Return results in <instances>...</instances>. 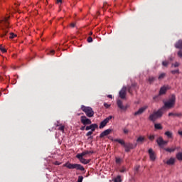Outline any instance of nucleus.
<instances>
[{
    "label": "nucleus",
    "mask_w": 182,
    "mask_h": 182,
    "mask_svg": "<svg viewBox=\"0 0 182 182\" xmlns=\"http://www.w3.org/2000/svg\"><path fill=\"white\" fill-rule=\"evenodd\" d=\"M114 141L119 143V144L124 147L126 153H129L130 150H133V149H136V147H137V144H133L130 142L125 143L124 140L122 139H115Z\"/></svg>",
    "instance_id": "nucleus-1"
},
{
    "label": "nucleus",
    "mask_w": 182,
    "mask_h": 182,
    "mask_svg": "<svg viewBox=\"0 0 182 182\" xmlns=\"http://www.w3.org/2000/svg\"><path fill=\"white\" fill-rule=\"evenodd\" d=\"M8 19H9V16L5 17L3 20H0V29L3 31L2 34L0 35L1 38L6 36V33L9 32V22H8Z\"/></svg>",
    "instance_id": "nucleus-2"
},
{
    "label": "nucleus",
    "mask_w": 182,
    "mask_h": 182,
    "mask_svg": "<svg viewBox=\"0 0 182 182\" xmlns=\"http://www.w3.org/2000/svg\"><path fill=\"white\" fill-rule=\"evenodd\" d=\"M63 167H67V168H69L70 170H79L80 171H85V167L80 164H71L70 162H67L65 164L63 165Z\"/></svg>",
    "instance_id": "nucleus-3"
},
{
    "label": "nucleus",
    "mask_w": 182,
    "mask_h": 182,
    "mask_svg": "<svg viewBox=\"0 0 182 182\" xmlns=\"http://www.w3.org/2000/svg\"><path fill=\"white\" fill-rule=\"evenodd\" d=\"M175 105H176V95H173L167 102H164V106L161 109L162 110H164L165 109H171V107H174Z\"/></svg>",
    "instance_id": "nucleus-4"
},
{
    "label": "nucleus",
    "mask_w": 182,
    "mask_h": 182,
    "mask_svg": "<svg viewBox=\"0 0 182 182\" xmlns=\"http://www.w3.org/2000/svg\"><path fill=\"white\" fill-rule=\"evenodd\" d=\"M81 110L85 113L87 117H93L95 116V112L90 107H86L85 105L81 106Z\"/></svg>",
    "instance_id": "nucleus-5"
},
{
    "label": "nucleus",
    "mask_w": 182,
    "mask_h": 182,
    "mask_svg": "<svg viewBox=\"0 0 182 182\" xmlns=\"http://www.w3.org/2000/svg\"><path fill=\"white\" fill-rule=\"evenodd\" d=\"M171 89V87L169 85H164L160 88L159 93L158 95H156L153 97L154 100H157L160 96H163V95H166L167 93L168 90H170Z\"/></svg>",
    "instance_id": "nucleus-6"
},
{
    "label": "nucleus",
    "mask_w": 182,
    "mask_h": 182,
    "mask_svg": "<svg viewBox=\"0 0 182 182\" xmlns=\"http://www.w3.org/2000/svg\"><path fill=\"white\" fill-rule=\"evenodd\" d=\"M161 116H163V109L161 108L158 111L154 112L153 114H151L149 116V119L151 122H156V119L161 117Z\"/></svg>",
    "instance_id": "nucleus-7"
},
{
    "label": "nucleus",
    "mask_w": 182,
    "mask_h": 182,
    "mask_svg": "<svg viewBox=\"0 0 182 182\" xmlns=\"http://www.w3.org/2000/svg\"><path fill=\"white\" fill-rule=\"evenodd\" d=\"M112 118V116H109L108 117L105 119L102 122H100L99 129H105V127H106V126L107 125V123H109V122H110Z\"/></svg>",
    "instance_id": "nucleus-8"
},
{
    "label": "nucleus",
    "mask_w": 182,
    "mask_h": 182,
    "mask_svg": "<svg viewBox=\"0 0 182 182\" xmlns=\"http://www.w3.org/2000/svg\"><path fill=\"white\" fill-rule=\"evenodd\" d=\"M80 122L82 124H84V126H87V124H92V121L86 116H81Z\"/></svg>",
    "instance_id": "nucleus-9"
},
{
    "label": "nucleus",
    "mask_w": 182,
    "mask_h": 182,
    "mask_svg": "<svg viewBox=\"0 0 182 182\" xmlns=\"http://www.w3.org/2000/svg\"><path fill=\"white\" fill-rule=\"evenodd\" d=\"M117 105L119 109H120L121 110L126 111L129 108V105H127L125 106L123 105V101H122L121 100H117Z\"/></svg>",
    "instance_id": "nucleus-10"
},
{
    "label": "nucleus",
    "mask_w": 182,
    "mask_h": 182,
    "mask_svg": "<svg viewBox=\"0 0 182 182\" xmlns=\"http://www.w3.org/2000/svg\"><path fill=\"white\" fill-rule=\"evenodd\" d=\"M127 92V87H123L119 92V97L121 99H126Z\"/></svg>",
    "instance_id": "nucleus-11"
},
{
    "label": "nucleus",
    "mask_w": 182,
    "mask_h": 182,
    "mask_svg": "<svg viewBox=\"0 0 182 182\" xmlns=\"http://www.w3.org/2000/svg\"><path fill=\"white\" fill-rule=\"evenodd\" d=\"M148 153L149 154V159L151 161H156V152L153 151V149H149L148 151Z\"/></svg>",
    "instance_id": "nucleus-12"
},
{
    "label": "nucleus",
    "mask_w": 182,
    "mask_h": 182,
    "mask_svg": "<svg viewBox=\"0 0 182 182\" xmlns=\"http://www.w3.org/2000/svg\"><path fill=\"white\" fill-rule=\"evenodd\" d=\"M146 109L147 107H142L139 108L138 111L134 112V116H140V114H143V113H144V112H146Z\"/></svg>",
    "instance_id": "nucleus-13"
},
{
    "label": "nucleus",
    "mask_w": 182,
    "mask_h": 182,
    "mask_svg": "<svg viewBox=\"0 0 182 182\" xmlns=\"http://www.w3.org/2000/svg\"><path fill=\"white\" fill-rule=\"evenodd\" d=\"M112 133V129H108L105 131H103L100 134V139H103V137H106V136H109Z\"/></svg>",
    "instance_id": "nucleus-14"
},
{
    "label": "nucleus",
    "mask_w": 182,
    "mask_h": 182,
    "mask_svg": "<svg viewBox=\"0 0 182 182\" xmlns=\"http://www.w3.org/2000/svg\"><path fill=\"white\" fill-rule=\"evenodd\" d=\"M139 87H137V83H133L130 87H128V92L130 95L133 93V90H137Z\"/></svg>",
    "instance_id": "nucleus-15"
},
{
    "label": "nucleus",
    "mask_w": 182,
    "mask_h": 182,
    "mask_svg": "<svg viewBox=\"0 0 182 182\" xmlns=\"http://www.w3.org/2000/svg\"><path fill=\"white\" fill-rule=\"evenodd\" d=\"M99 127V126L97 125V124H92L90 126H87L85 127V130H91V132H95V130H96V129H97Z\"/></svg>",
    "instance_id": "nucleus-16"
},
{
    "label": "nucleus",
    "mask_w": 182,
    "mask_h": 182,
    "mask_svg": "<svg viewBox=\"0 0 182 182\" xmlns=\"http://www.w3.org/2000/svg\"><path fill=\"white\" fill-rule=\"evenodd\" d=\"M156 143H157V144L159 146V147H163L164 143V139H163V137H162V136H159V137L156 139Z\"/></svg>",
    "instance_id": "nucleus-17"
},
{
    "label": "nucleus",
    "mask_w": 182,
    "mask_h": 182,
    "mask_svg": "<svg viewBox=\"0 0 182 182\" xmlns=\"http://www.w3.org/2000/svg\"><path fill=\"white\" fill-rule=\"evenodd\" d=\"M123 163V159L119 156L115 157L116 167H119Z\"/></svg>",
    "instance_id": "nucleus-18"
},
{
    "label": "nucleus",
    "mask_w": 182,
    "mask_h": 182,
    "mask_svg": "<svg viewBox=\"0 0 182 182\" xmlns=\"http://www.w3.org/2000/svg\"><path fill=\"white\" fill-rule=\"evenodd\" d=\"M168 116L171 117L173 116V117H182V112H169Z\"/></svg>",
    "instance_id": "nucleus-19"
},
{
    "label": "nucleus",
    "mask_w": 182,
    "mask_h": 182,
    "mask_svg": "<svg viewBox=\"0 0 182 182\" xmlns=\"http://www.w3.org/2000/svg\"><path fill=\"white\" fill-rule=\"evenodd\" d=\"M175 48L176 49H182V40H178L176 43H175Z\"/></svg>",
    "instance_id": "nucleus-20"
},
{
    "label": "nucleus",
    "mask_w": 182,
    "mask_h": 182,
    "mask_svg": "<svg viewBox=\"0 0 182 182\" xmlns=\"http://www.w3.org/2000/svg\"><path fill=\"white\" fill-rule=\"evenodd\" d=\"M115 170L116 171H119V173H124V171H127L124 166H122V167L117 166L115 167Z\"/></svg>",
    "instance_id": "nucleus-21"
},
{
    "label": "nucleus",
    "mask_w": 182,
    "mask_h": 182,
    "mask_svg": "<svg viewBox=\"0 0 182 182\" xmlns=\"http://www.w3.org/2000/svg\"><path fill=\"white\" fill-rule=\"evenodd\" d=\"M166 163L168 164V166H173V164L176 163V159L174 158H171Z\"/></svg>",
    "instance_id": "nucleus-22"
},
{
    "label": "nucleus",
    "mask_w": 182,
    "mask_h": 182,
    "mask_svg": "<svg viewBox=\"0 0 182 182\" xmlns=\"http://www.w3.org/2000/svg\"><path fill=\"white\" fill-rule=\"evenodd\" d=\"M164 135L168 137V139H173V132L167 131L164 133Z\"/></svg>",
    "instance_id": "nucleus-23"
},
{
    "label": "nucleus",
    "mask_w": 182,
    "mask_h": 182,
    "mask_svg": "<svg viewBox=\"0 0 182 182\" xmlns=\"http://www.w3.org/2000/svg\"><path fill=\"white\" fill-rule=\"evenodd\" d=\"M176 149L177 148H165L164 150L165 151H168V153H174V151H176Z\"/></svg>",
    "instance_id": "nucleus-24"
},
{
    "label": "nucleus",
    "mask_w": 182,
    "mask_h": 182,
    "mask_svg": "<svg viewBox=\"0 0 182 182\" xmlns=\"http://www.w3.org/2000/svg\"><path fill=\"white\" fill-rule=\"evenodd\" d=\"M80 163H82V164H89V163H90V159H85V158H82L81 159V161H80Z\"/></svg>",
    "instance_id": "nucleus-25"
},
{
    "label": "nucleus",
    "mask_w": 182,
    "mask_h": 182,
    "mask_svg": "<svg viewBox=\"0 0 182 182\" xmlns=\"http://www.w3.org/2000/svg\"><path fill=\"white\" fill-rule=\"evenodd\" d=\"M154 127L156 130H163V126H161V124H155Z\"/></svg>",
    "instance_id": "nucleus-26"
},
{
    "label": "nucleus",
    "mask_w": 182,
    "mask_h": 182,
    "mask_svg": "<svg viewBox=\"0 0 182 182\" xmlns=\"http://www.w3.org/2000/svg\"><path fill=\"white\" fill-rule=\"evenodd\" d=\"M123 179H122V176L118 175L117 177L114 178V182H122Z\"/></svg>",
    "instance_id": "nucleus-27"
},
{
    "label": "nucleus",
    "mask_w": 182,
    "mask_h": 182,
    "mask_svg": "<svg viewBox=\"0 0 182 182\" xmlns=\"http://www.w3.org/2000/svg\"><path fill=\"white\" fill-rule=\"evenodd\" d=\"M166 77V73H162L159 75V76L158 77L159 80H163V79H164Z\"/></svg>",
    "instance_id": "nucleus-28"
},
{
    "label": "nucleus",
    "mask_w": 182,
    "mask_h": 182,
    "mask_svg": "<svg viewBox=\"0 0 182 182\" xmlns=\"http://www.w3.org/2000/svg\"><path fill=\"white\" fill-rule=\"evenodd\" d=\"M176 159L177 160H179V161H182V152H178L176 154Z\"/></svg>",
    "instance_id": "nucleus-29"
},
{
    "label": "nucleus",
    "mask_w": 182,
    "mask_h": 182,
    "mask_svg": "<svg viewBox=\"0 0 182 182\" xmlns=\"http://www.w3.org/2000/svg\"><path fill=\"white\" fill-rule=\"evenodd\" d=\"M58 130H60V132L65 133V126L62 125V124H60V127H58Z\"/></svg>",
    "instance_id": "nucleus-30"
},
{
    "label": "nucleus",
    "mask_w": 182,
    "mask_h": 182,
    "mask_svg": "<svg viewBox=\"0 0 182 182\" xmlns=\"http://www.w3.org/2000/svg\"><path fill=\"white\" fill-rule=\"evenodd\" d=\"M137 143H141L143 144V141H144V136H139L137 139H136Z\"/></svg>",
    "instance_id": "nucleus-31"
},
{
    "label": "nucleus",
    "mask_w": 182,
    "mask_h": 182,
    "mask_svg": "<svg viewBox=\"0 0 182 182\" xmlns=\"http://www.w3.org/2000/svg\"><path fill=\"white\" fill-rule=\"evenodd\" d=\"M156 80V77H149L148 79V82H149V83H153V82H154Z\"/></svg>",
    "instance_id": "nucleus-32"
},
{
    "label": "nucleus",
    "mask_w": 182,
    "mask_h": 182,
    "mask_svg": "<svg viewBox=\"0 0 182 182\" xmlns=\"http://www.w3.org/2000/svg\"><path fill=\"white\" fill-rule=\"evenodd\" d=\"M108 6H109V4H107L106 2H104L102 9L103 11H106V9H107Z\"/></svg>",
    "instance_id": "nucleus-33"
},
{
    "label": "nucleus",
    "mask_w": 182,
    "mask_h": 182,
    "mask_svg": "<svg viewBox=\"0 0 182 182\" xmlns=\"http://www.w3.org/2000/svg\"><path fill=\"white\" fill-rule=\"evenodd\" d=\"M76 157L80 160V161L83 159V156L81 154H77Z\"/></svg>",
    "instance_id": "nucleus-34"
},
{
    "label": "nucleus",
    "mask_w": 182,
    "mask_h": 182,
    "mask_svg": "<svg viewBox=\"0 0 182 182\" xmlns=\"http://www.w3.org/2000/svg\"><path fill=\"white\" fill-rule=\"evenodd\" d=\"M0 50L3 52V53H6V49L4 48V47H2V45H0Z\"/></svg>",
    "instance_id": "nucleus-35"
},
{
    "label": "nucleus",
    "mask_w": 182,
    "mask_h": 182,
    "mask_svg": "<svg viewBox=\"0 0 182 182\" xmlns=\"http://www.w3.org/2000/svg\"><path fill=\"white\" fill-rule=\"evenodd\" d=\"M171 73H172V75H176V73H180V70H171Z\"/></svg>",
    "instance_id": "nucleus-36"
},
{
    "label": "nucleus",
    "mask_w": 182,
    "mask_h": 182,
    "mask_svg": "<svg viewBox=\"0 0 182 182\" xmlns=\"http://www.w3.org/2000/svg\"><path fill=\"white\" fill-rule=\"evenodd\" d=\"M177 55H178V58L182 59V50H180L179 51H178Z\"/></svg>",
    "instance_id": "nucleus-37"
},
{
    "label": "nucleus",
    "mask_w": 182,
    "mask_h": 182,
    "mask_svg": "<svg viewBox=\"0 0 182 182\" xmlns=\"http://www.w3.org/2000/svg\"><path fill=\"white\" fill-rule=\"evenodd\" d=\"M9 38L10 39H14V38H16V35L14 34V33H11Z\"/></svg>",
    "instance_id": "nucleus-38"
},
{
    "label": "nucleus",
    "mask_w": 182,
    "mask_h": 182,
    "mask_svg": "<svg viewBox=\"0 0 182 182\" xmlns=\"http://www.w3.org/2000/svg\"><path fill=\"white\" fill-rule=\"evenodd\" d=\"M162 65H163V66H165V68H167V66H168V61H163Z\"/></svg>",
    "instance_id": "nucleus-39"
},
{
    "label": "nucleus",
    "mask_w": 182,
    "mask_h": 182,
    "mask_svg": "<svg viewBox=\"0 0 182 182\" xmlns=\"http://www.w3.org/2000/svg\"><path fill=\"white\" fill-rule=\"evenodd\" d=\"M93 132H94V131H89V132L86 134L87 137H89V136H92V134H93Z\"/></svg>",
    "instance_id": "nucleus-40"
},
{
    "label": "nucleus",
    "mask_w": 182,
    "mask_h": 182,
    "mask_svg": "<svg viewBox=\"0 0 182 182\" xmlns=\"http://www.w3.org/2000/svg\"><path fill=\"white\" fill-rule=\"evenodd\" d=\"M83 181V177L82 176H78V179L77 182H82Z\"/></svg>",
    "instance_id": "nucleus-41"
},
{
    "label": "nucleus",
    "mask_w": 182,
    "mask_h": 182,
    "mask_svg": "<svg viewBox=\"0 0 182 182\" xmlns=\"http://www.w3.org/2000/svg\"><path fill=\"white\" fill-rule=\"evenodd\" d=\"M47 55H55V50H51L49 51V53H47Z\"/></svg>",
    "instance_id": "nucleus-42"
},
{
    "label": "nucleus",
    "mask_w": 182,
    "mask_h": 182,
    "mask_svg": "<svg viewBox=\"0 0 182 182\" xmlns=\"http://www.w3.org/2000/svg\"><path fill=\"white\" fill-rule=\"evenodd\" d=\"M172 66H174V68H178L180 66V63L176 62L174 64H172Z\"/></svg>",
    "instance_id": "nucleus-43"
},
{
    "label": "nucleus",
    "mask_w": 182,
    "mask_h": 182,
    "mask_svg": "<svg viewBox=\"0 0 182 182\" xmlns=\"http://www.w3.org/2000/svg\"><path fill=\"white\" fill-rule=\"evenodd\" d=\"M149 140H151V141H153V140H154V139H155V136L154 135H150L149 136Z\"/></svg>",
    "instance_id": "nucleus-44"
},
{
    "label": "nucleus",
    "mask_w": 182,
    "mask_h": 182,
    "mask_svg": "<svg viewBox=\"0 0 182 182\" xmlns=\"http://www.w3.org/2000/svg\"><path fill=\"white\" fill-rule=\"evenodd\" d=\"M87 42H88L89 43L93 42V38H92V37H88V38H87Z\"/></svg>",
    "instance_id": "nucleus-45"
},
{
    "label": "nucleus",
    "mask_w": 182,
    "mask_h": 182,
    "mask_svg": "<svg viewBox=\"0 0 182 182\" xmlns=\"http://www.w3.org/2000/svg\"><path fill=\"white\" fill-rule=\"evenodd\" d=\"M87 154H93V151H85V156Z\"/></svg>",
    "instance_id": "nucleus-46"
},
{
    "label": "nucleus",
    "mask_w": 182,
    "mask_h": 182,
    "mask_svg": "<svg viewBox=\"0 0 182 182\" xmlns=\"http://www.w3.org/2000/svg\"><path fill=\"white\" fill-rule=\"evenodd\" d=\"M104 106H105V107L106 109H109V107H110V105H109V104H107V103H106V102L104 103Z\"/></svg>",
    "instance_id": "nucleus-47"
},
{
    "label": "nucleus",
    "mask_w": 182,
    "mask_h": 182,
    "mask_svg": "<svg viewBox=\"0 0 182 182\" xmlns=\"http://www.w3.org/2000/svg\"><path fill=\"white\" fill-rule=\"evenodd\" d=\"M54 164H55V166H60V164H62V163L56 161L54 162Z\"/></svg>",
    "instance_id": "nucleus-48"
},
{
    "label": "nucleus",
    "mask_w": 182,
    "mask_h": 182,
    "mask_svg": "<svg viewBox=\"0 0 182 182\" xmlns=\"http://www.w3.org/2000/svg\"><path fill=\"white\" fill-rule=\"evenodd\" d=\"M169 60H171V62H172V60H174V57L170 56L169 57Z\"/></svg>",
    "instance_id": "nucleus-49"
},
{
    "label": "nucleus",
    "mask_w": 182,
    "mask_h": 182,
    "mask_svg": "<svg viewBox=\"0 0 182 182\" xmlns=\"http://www.w3.org/2000/svg\"><path fill=\"white\" fill-rule=\"evenodd\" d=\"M139 168H140V166H136L135 167V171H139Z\"/></svg>",
    "instance_id": "nucleus-50"
},
{
    "label": "nucleus",
    "mask_w": 182,
    "mask_h": 182,
    "mask_svg": "<svg viewBox=\"0 0 182 182\" xmlns=\"http://www.w3.org/2000/svg\"><path fill=\"white\" fill-rule=\"evenodd\" d=\"M85 129H86L85 126H83V127H80V130H82V131L85 130Z\"/></svg>",
    "instance_id": "nucleus-51"
},
{
    "label": "nucleus",
    "mask_w": 182,
    "mask_h": 182,
    "mask_svg": "<svg viewBox=\"0 0 182 182\" xmlns=\"http://www.w3.org/2000/svg\"><path fill=\"white\" fill-rule=\"evenodd\" d=\"M70 26H71V28H75V23H71V24H70Z\"/></svg>",
    "instance_id": "nucleus-52"
},
{
    "label": "nucleus",
    "mask_w": 182,
    "mask_h": 182,
    "mask_svg": "<svg viewBox=\"0 0 182 182\" xmlns=\"http://www.w3.org/2000/svg\"><path fill=\"white\" fill-rule=\"evenodd\" d=\"M81 156H82V157H83L84 156H86V152H85V151H83L82 153H81Z\"/></svg>",
    "instance_id": "nucleus-53"
},
{
    "label": "nucleus",
    "mask_w": 182,
    "mask_h": 182,
    "mask_svg": "<svg viewBox=\"0 0 182 182\" xmlns=\"http://www.w3.org/2000/svg\"><path fill=\"white\" fill-rule=\"evenodd\" d=\"M124 133L125 134H127V133H129V130L124 129Z\"/></svg>",
    "instance_id": "nucleus-54"
},
{
    "label": "nucleus",
    "mask_w": 182,
    "mask_h": 182,
    "mask_svg": "<svg viewBox=\"0 0 182 182\" xmlns=\"http://www.w3.org/2000/svg\"><path fill=\"white\" fill-rule=\"evenodd\" d=\"M167 143H168V141H164V146H166V144H167Z\"/></svg>",
    "instance_id": "nucleus-55"
},
{
    "label": "nucleus",
    "mask_w": 182,
    "mask_h": 182,
    "mask_svg": "<svg viewBox=\"0 0 182 182\" xmlns=\"http://www.w3.org/2000/svg\"><path fill=\"white\" fill-rule=\"evenodd\" d=\"M57 4H62V0H57Z\"/></svg>",
    "instance_id": "nucleus-56"
},
{
    "label": "nucleus",
    "mask_w": 182,
    "mask_h": 182,
    "mask_svg": "<svg viewBox=\"0 0 182 182\" xmlns=\"http://www.w3.org/2000/svg\"><path fill=\"white\" fill-rule=\"evenodd\" d=\"M178 133L180 134V136H182V131H179Z\"/></svg>",
    "instance_id": "nucleus-57"
},
{
    "label": "nucleus",
    "mask_w": 182,
    "mask_h": 182,
    "mask_svg": "<svg viewBox=\"0 0 182 182\" xmlns=\"http://www.w3.org/2000/svg\"><path fill=\"white\" fill-rule=\"evenodd\" d=\"M107 97H109V99H112V95H109L107 96Z\"/></svg>",
    "instance_id": "nucleus-58"
},
{
    "label": "nucleus",
    "mask_w": 182,
    "mask_h": 182,
    "mask_svg": "<svg viewBox=\"0 0 182 182\" xmlns=\"http://www.w3.org/2000/svg\"><path fill=\"white\" fill-rule=\"evenodd\" d=\"M60 124H59V122H58V124H56V127H60Z\"/></svg>",
    "instance_id": "nucleus-59"
},
{
    "label": "nucleus",
    "mask_w": 182,
    "mask_h": 182,
    "mask_svg": "<svg viewBox=\"0 0 182 182\" xmlns=\"http://www.w3.org/2000/svg\"><path fill=\"white\" fill-rule=\"evenodd\" d=\"M112 181H114V178H112Z\"/></svg>",
    "instance_id": "nucleus-60"
},
{
    "label": "nucleus",
    "mask_w": 182,
    "mask_h": 182,
    "mask_svg": "<svg viewBox=\"0 0 182 182\" xmlns=\"http://www.w3.org/2000/svg\"><path fill=\"white\" fill-rule=\"evenodd\" d=\"M92 33H93L90 32V35H92Z\"/></svg>",
    "instance_id": "nucleus-61"
},
{
    "label": "nucleus",
    "mask_w": 182,
    "mask_h": 182,
    "mask_svg": "<svg viewBox=\"0 0 182 182\" xmlns=\"http://www.w3.org/2000/svg\"><path fill=\"white\" fill-rule=\"evenodd\" d=\"M1 77H2L0 76V80H1Z\"/></svg>",
    "instance_id": "nucleus-62"
}]
</instances>
